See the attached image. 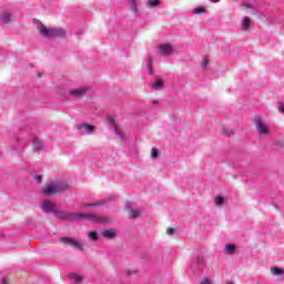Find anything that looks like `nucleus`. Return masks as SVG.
Returning <instances> with one entry per match:
<instances>
[{"instance_id": "1", "label": "nucleus", "mask_w": 284, "mask_h": 284, "mask_svg": "<svg viewBox=\"0 0 284 284\" xmlns=\"http://www.w3.org/2000/svg\"><path fill=\"white\" fill-rule=\"evenodd\" d=\"M42 212L47 214H55L59 219L64 221H90L91 223H109L108 219L90 213H70L65 211H58L57 204L51 201H44L40 204Z\"/></svg>"}, {"instance_id": "2", "label": "nucleus", "mask_w": 284, "mask_h": 284, "mask_svg": "<svg viewBox=\"0 0 284 284\" xmlns=\"http://www.w3.org/2000/svg\"><path fill=\"white\" fill-rule=\"evenodd\" d=\"M68 190V183L64 181L54 180L47 183L42 189L43 196H53V194H60Z\"/></svg>"}, {"instance_id": "3", "label": "nucleus", "mask_w": 284, "mask_h": 284, "mask_svg": "<svg viewBox=\"0 0 284 284\" xmlns=\"http://www.w3.org/2000/svg\"><path fill=\"white\" fill-rule=\"evenodd\" d=\"M37 28L42 37L51 39V37H65V31L63 29H49L41 22H37Z\"/></svg>"}, {"instance_id": "4", "label": "nucleus", "mask_w": 284, "mask_h": 284, "mask_svg": "<svg viewBox=\"0 0 284 284\" xmlns=\"http://www.w3.org/2000/svg\"><path fill=\"white\" fill-rule=\"evenodd\" d=\"M254 123L257 134H260V136H267V134H270V124L265 122V120L261 118H255Z\"/></svg>"}, {"instance_id": "5", "label": "nucleus", "mask_w": 284, "mask_h": 284, "mask_svg": "<svg viewBox=\"0 0 284 284\" xmlns=\"http://www.w3.org/2000/svg\"><path fill=\"white\" fill-rule=\"evenodd\" d=\"M106 121L109 125H112L114 130V134L120 139V141H125V135L123 134V132L119 130V126L116 125V120L114 119V116L108 115Z\"/></svg>"}, {"instance_id": "6", "label": "nucleus", "mask_w": 284, "mask_h": 284, "mask_svg": "<svg viewBox=\"0 0 284 284\" xmlns=\"http://www.w3.org/2000/svg\"><path fill=\"white\" fill-rule=\"evenodd\" d=\"M158 50L161 57H170L174 52V47L170 43H162L158 47Z\"/></svg>"}, {"instance_id": "7", "label": "nucleus", "mask_w": 284, "mask_h": 284, "mask_svg": "<svg viewBox=\"0 0 284 284\" xmlns=\"http://www.w3.org/2000/svg\"><path fill=\"white\" fill-rule=\"evenodd\" d=\"M89 90V87H78L74 89H69V95L74 97L77 99L79 97H84V94H88Z\"/></svg>"}, {"instance_id": "8", "label": "nucleus", "mask_w": 284, "mask_h": 284, "mask_svg": "<svg viewBox=\"0 0 284 284\" xmlns=\"http://www.w3.org/2000/svg\"><path fill=\"white\" fill-rule=\"evenodd\" d=\"M62 243H64L65 245H70L71 247H74L75 250H83V244L74 239L62 237Z\"/></svg>"}, {"instance_id": "9", "label": "nucleus", "mask_w": 284, "mask_h": 284, "mask_svg": "<svg viewBox=\"0 0 284 284\" xmlns=\"http://www.w3.org/2000/svg\"><path fill=\"white\" fill-rule=\"evenodd\" d=\"M131 12L139 14L141 12V0H126Z\"/></svg>"}, {"instance_id": "10", "label": "nucleus", "mask_w": 284, "mask_h": 284, "mask_svg": "<svg viewBox=\"0 0 284 284\" xmlns=\"http://www.w3.org/2000/svg\"><path fill=\"white\" fill-rule=\"evenodd\" d=\"M78 130H80L82 134H92L94 132V125L82 123L78 125Z\"/></svg>"}, {"instance_id": "11", "label": "nucleus", "mask_w": 284, "mask_h": 284, "mask_svg": "<svg viewBox=\"0 0 284 284\" xmlns=\"http://www.w3.org/2000/svg\"><path fill=\"white\" fill-rule=\"evenodd\" d=\"M108 201L110 200H97L92 203H83L82 207H99L101 205H106Z\"/></svg>"}, {"instance_id": "12", "label": "nucleus", "mask_w": 284, "mask_h": 284, "mask_svg": "<svg viewBox=\"0 0 284 284\" xmlns=\"http://www.w3.org/2000/svg\"><path fill=\"white\" fill-rule=\"evenodd\" d=\"M0 21L1 23H10L12 21V12L4 11L0 14Z\"/></svg>"}, {"instance_id": "13", "label": "nucleus", "mask_w": 284, "mask_h": 284, "mask_svg": "<svg viewBox=\"0 0 284 284\" xmlns=\"http://www.w3.org/2000/svg\"><path fill=\"white\" fill-rule=\"evenodd\" d=\"M32 148H33L34 152H39L43 149V143L40 141L39 138L33 139Z\"/></svg>"}, {"instance_id": "14", "label": "nucleus", "mask_w": 284, "mask_h": 284, "mask_svg": "<svg viewBox=\"0 0 284 284\" xmlns=\"http://www.w3.org/2000/svg\"><path fill=\"white\" fill-rule=\"evenodd\" d=\"M251 24H252V20H250L248 17H244V18L242 19V23H241L242 30H244V31L250 30V26H251Z\"/></svg>"}, {"instance_id": "15", "label": "nucleus", "mask_w": 284, "mask_h": 284, "mask_svg": "<svg viewBox=\"0 0 284 284\" xmlns=\"http://www.w3.org/2000/svg\"><path fill=\"white\" fill-rule=\"evenodd\" d=\"M102 236L104 239H114L116 236V231H114L112 229L111 230H105V231L102 232Z\"/></svg>"}, {"instance_id": "16", "label": "nucleus", "mask_w": 284, "mask_h": 284, "mask_svg": "<svg viewBox=\"0 0 284 284\" xmlns=\"http://www.w3.org/2000/svg\"><path fill=\"white\" fill-rule=\"evenodd\" d=\"M154 63V58L149 57L146 60V70L149 74H154V70L152 69V64Z\"/></svg>"}, {"instance_id": "17", "label": "nucleus", "mask_w": 284, "mask_h": 284, "mask_svg": "<svg viewBox=\"0 0 284 284\" xmlns=\"http://www.w3.org/2000/svg\"><path fill=\"white\" fill-rule=\"evenodd\" d=\"M271 274L273 276H283L284 270L281 268V267L274 266V267L271 268Z\"/></svg>"}, {"instance_id": "18", "label": "nucleus", "mask_w": 284, "mask_h": 284, "mask_svg": "<svg viewBox=\"0 0 284 284\" xmlns=\"http://www.w3.org/2000/svg\"><path fill=\"white\" fill-rule=\"evenodd\" d=\"M69 278H71V281H74L75 283H81V281H83V277L77 273H70Z\"/></svg>"}, {"instance_id": "19", "label": "nucleus", "mask_w": 284, "mask_h": 284, "mask_svg": "<svg viewBox=\"0 0 284 284\" xmlns=\"http://www.w3.org/2000/svg\"><path fill=\"white\" fill-rule=\"evenodd\" d=\"M140 215H141V211L140 210H134V209L130 210V217L131 219H138Z\"/></svg>"}, {"instance_id": "20", "label": "nucleus", "mask_w": 284, "mask_h": 284, "mask_svg": "<svg viewBox=\"0 0 284 284\" xmlns=\"http://www.w3.org/2000/svg\"><path fill=\"white\" fill-rule=\"evenodd\" d=\"M163 85V81L161 79H156L153 84H152V88L154 90H160V88Z\"/></svg>"}, {"instance_id": "21", "label": "nucleus", "mask_w": 284, "mask_h": 284, "mask_svg": "<svg viewBox=\"0 0 284 284\" xmlns=\"http://www.w3.org/2000/svg\"><path fill=\"white\" fill-rule=\"evenodd\" d=\"M192 12H193V14H205V8H203V7H197V8H194L193 10H192Z\"/></svg>"}, {"instance_id": "22", "label": "nucleus", "mask_w": 284, "mask_h": 284, "mask_svg": "<svg viewBox=\"0 0 284 284\" xmlns=\"http://www.w3.org/2000/svg\"><path fill=\"white\" fill-rule=\"evenodd\" d=\"M215 205L217 206V207H221V205H223L224 203H225V197H223V196H217V197H215Z\"/></svg>"}, {"instance_id": "23", "label": "nucleus", "mask_w": 284, "mask_h": 284, "mask_svg": "<svg viewBox=\"0 0 284 284\" xmlns=\"http://www.w3.org/2000/svg\"><path fill=\"white\" fill-rule=\"evenodd\" d=\"M235 251H236V246H234L232 244H227L226 247H225L226 254H232Z\"/></svg>"}, {"instance_id": "24", "label": "nucleus", "mask_w": 284, "mask_h": 284, "mask_svg": "<svg viewBox=\"0 0 284 284\" xmlns=\"http://www.w3.org/2000/svg\"><path fill=\"white\" fill-rule=\"evenodd\" d=\"M161 4V2L159 0H151L148 2V7L149 8H156Z\"/></svg>"}, {"instance_id": "25", "label": "nucleus", "mask_w": 284, "mask_h": 284, "mask_svg": "<svg viewBox=\"0 0 284 284\" xmlns=\"http://www.w3.org/2000/svg\"><path fill=\"white\" fill-rule=\"evenodd\" d=\"M89 239L91 241H98L99 240V235L97 234V232L91 231V232H89Z\"/></svg>"}, {"instance_id": "26", "label": "nucleus", "mask_w": 284, "mask_h": 284, "mask_svg": "<svg viewBox=\"0 0 284 284\" xmlns=\"http://www.w3.org/2000/svg\"><path fill=\"white\" fill-rule=\"evenodd\" d=\"M222 132H223V134H225L226 136H232V134H234V130H232V129H226V128H224V129L222 130Z\"/></svg>"}, {"instance_id": "27", "label": "nucleus", "mask_w": 284, "mask_h": 284, "mask_svg": "<svg viewBox=\"0 0 284 284\" xmlns=\"http://www.w3.org/2000/svg\"><path fill=\"white\" fill-rule=\"evenodd\" d=\"M151 156H152V159H156V156H159V150L152 149Z\"/></svg>"}, {"instance_id": "28", "label": "nucleus", "mask_w": 284, "mask_h": 284, "mask_svg": "<svg viewBox=\"0 0 284 284\" xmlns=\"http://www.w3.org/2000/svg\"><path fill=\"white\" fill-rule=\"evenodd\" d=\"M214 282H212L210 278L204 277L200 284H213Z\"/></svg>"}, {"instance_id": "29", "label": "nucleus", "mask_w": 284, "mask_h": 284, "mask_svg": "<svg viewBox=\"0 0 284 284\" xmlns=\"http://www.w3.org/2000/svg\"><path fill=\"white\" fill-rule=\"evenodd\" d=\"M34 180L38 182V183H41L43 181V176L41 175H36L34 176Z\"/></svg>"}, {"instance_id": "30", "label": "nucleus", "mask_w": 284, "mask_h": 284, "mask_svg": "<svg viewBox=\"0 0 284 284\" xmlns=\"http://www.w3.org/2000/svg\"><path fill=\"white\" fill-rule=\"evenodd\" d=\"M174 232H175L174 229H168V230H166V234H168L169 236H172V234H174Z\"/></svg>"}, {"instance_id": "31", "label": "nucleus", "mask_w": 284, "mask_h": 284, "mask_svg": "<svg viewBox=\"0 0 284 284\" xmlns=\"http://www.w3.org/2000/svg\"><path fill=\"white\" fill-rule=\"evenodd\" d=\"M202 68H207V59L202 60Z\"/></svg>"}, {"instance_id": "32", "label": "nucleus", "mask_w": 284, "mask_h": 284, "mask_svg": "<svg viewBox=\"0 0 284 284\" xmlns=\"http://www.w3.org/2000/svg\"><path fill=\"white\" fill-rule=\"evenodd\" d=\"M278 110H280V112H283V113H284V103H281V104H280Z\"/></svg>"}, {"instance_id": "33", "label": "nucleus", "mask_w": 284, "mask_h": 284, "mask_svg": "<svg viewBox=\"0 0 284 284\" xmlns=\"http://www.w3.org/2000/svg\"><path fill=\"white\" fill-rule=\"evenodd\" d=\"M212 3H219L221 0H210Z\"/></svg>"}, {"instance_id": "34", "label": "nucleus", "mask_w": 284, "mask_h": 284, "mask_svg": "<svg viewBox=\"0 0 284 284\" xmlns=\"http://www.w3.org/2000/svg\"><path fill=\"white\" fill-rule=\"evenodd\" d=\"M1 284H8V280H3Z\"/></svg>"}, {"instance_id": "35", "label": "nucleus", "mask_w": 284, "mask_h": 284, "mask_svg": "<svg viewBox=\"0 0 284 284\" xmlns=\"http://www.w3.org/2000/svg\"><path fill=\"white\" fill-rule=\"evenodd\" d=\"M225 284H234V282H232V281H227Z\"/></svg>"}]
</instances>
